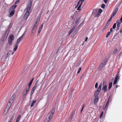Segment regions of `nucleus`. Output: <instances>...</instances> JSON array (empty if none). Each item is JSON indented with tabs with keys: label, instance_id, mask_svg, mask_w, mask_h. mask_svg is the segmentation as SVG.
Here are the masks:
<instances>
[{
	"label": "nucleus",
	"instance_id": "nucleus-1",
	"mask_svg": "<svg viewBox=\"0 0 122 122\" xmlns=\"http://www.w3.org/2000/svg\"><path fill=\"white\" fill-rule=\"evenodd\" d=\"M54 112V110L52 109L48 113L46 118V120L47 122H49L51 119Z\"/></svg>",
	"mask_w": 122,
	"mask_h": 122
},
{
	"label": "nucleus",
	"instance_id": "nucleus-2",
	"mask_svg": "<svg viewBox=\"0 0 122 122\" xmlns=\"http://www.w3.org/2000/svg\"><path fill=\"white\" fill-rule=\"evenodd\" d=\"M102 83H101L99 86V87L97 90L95 92H94V96L95 97H98L97 96L99 94L100 92L101 89L102 87Z\"/></svg>",
	"mask_w": 122,
	"mask_h": 122
},
{
	"label": "nucleus",
	"instance_id": "nucleus-3",
	"mask_svg": "<svg viewBox=\"0 0 122 122\" xmlns=\"http://www.w3.org/2000/svg\"><path fill=\"white\" fill-rule=\"evenodd\" d=\"M14 39V36L13 35H10L9 36L8 40L9 44L11 45L12 43V41Z\"/></svg>",
	"mask_w": 122,
	"mask_h": 122
},
{
	"label": "nucleus",
	"instance_id": "nucleus-4",
	"mask_svg": "<svg viewBox=\"0 0 122 122\" xmlns=\"http://www.w3.org/2000/svg\"><path fill=\"white\" fill-rule=\"evenodd\" d=\"M10 105L9 104H7L5 108L4 112L3 113V115L5 116L8 112L9 110V109L11 107Z\"/></svg>",
	"mask_w": 122,
	"mask_h": 122
},
{
	"label": "nucleus",
	"instance_id": "nucleus-5",
	"mask_svg": "<svg viewBox=\"0 0 122 122\" xmlns=\"http://www.w3.org/2000/svg\"><path fill=\"white\" fill-rule=\"evenodd\" d=\"M15 97V93H14L10 99L9 101L8 102L7 104H9L10 105V106H11Z\"/></svg>",
	"mask_w": 122,
	"mask_h": 122
},
{
	"label": "nucleus",
	"instance_id": "nucleus-6",
	"mask_svg": "<svg viewBox=\"0 0 122 122\" xmlns=\"http://www.w3.org/2000/svg\"><path fill=\"white\" fill-rule=\"evenodd\" d=\"M32 4V2L31 1H30L29 3L27 5L26 7L25 8L27 12H30V10L31 9Z\"/></svg>",
	"mask_w": 122,
	"mask_h": 122
},
{
	"label": "nucleus",
	"instance_id": "nucleus-7",
	"mask_svg": "<svg viewBox=\"0 0 122 122\" xmlns=\"http://www.w3.org/2000/svg\"><path fill=\"white\" fill-rule=\"evenodd\" d=\"M119 71H118L116 75L115 78L114 80V82L113 83L114 85L116 84L118 79H119L120 77H119Z\"/></svg>",
	"mask_w": 122,
	"mask_h": 122
},
{
	"label": "nucleus",
	"instance_id": "nucleus-8",
	"mask_svg": "<svg viewBox=\"0 0 122 122\" xmlns=\"http://www.w3.org/2000/svg\"><path fill=\"white\" fill-rule=\"evenodd\" d=\"M107 61H105L104 62H103L102 63H101L100 64L99 67L98 68V70H101L104 67V65L106 64Z\"/></svg>",
	"mask_w": 122,
	"mask_h": 122
},
{
	"label": "nucleus",
	"instance_id": "nucleus-9",
	"mask_svg": "<svg viewBox=\"0 0 122 122\" xmlns=\"http://www.w3.org/2000/svg\"><path fill=\"white\" fill-rule=\"evenodd\" d=\"M29 89L28 88H26L25 90H24L23 91V93H22V96H23L24 97H25V96L26 95V94H27V93L29 91Z\"/></svg>",
	"mask_w": 122,
	"mask_h": 122
},
{
	"label": "nucleus",
	"instance_id": "nucleus-10",
	"mask_svg": "<svg viewBox=\"0 0 122 122\" xmlns=\"http://www.w3.org/2000/svg\"><path fill=\"white\" fill-rule=\"evenodd\" d=\"M24 35V34H23L20 37L17 39L16 43L18 44L23 39V37Z\"/></svg>",
	"mask_w": 122,
	"mask_h": 122
},
{
	"label": "nucleus",
	"instance_id": "nucleus-11",
	"mask_svg": "<svg viewBox=\"0 0 122 122\" xmlns=\"http://www.w3.org/2000/svg\"><path fill=\"white\" fill-rule=\"evenodd\" d=\"M37 29V26L34 25L32 28L31 32L32 33L31 35H33L34 33L36 31V30Z\"/></svg>",
	"mask_w": 122,
	"mask_h": 122
},
{
	"label": "nucleus",
	"instance_id": "nucleus-12",
	"mask_svg": "<svg viewBox=\"0 0 122 122\" xmlns=\"http://www.w3.org/2000/svg\"><path fill=\"white\" fill-rule=\"evenodd\" d=\"M14 113H12L10 116L9 122H11L12 121L13 119L14 116Z\"/></svg>",
	"mask_w": 122,
	"mask_h": 122
},
{
	"label": "nucleus",
	"instance_id": "nucleus-13",
	"mask_svg": "<svg viewBox=\"0 0 122 122\" xmlns=\"http://www.w3.org/2000/svg\"><path fill=\"white\" fill-rule=\"evenodd\" d=\"M118 10V8H116L114 11L113 13L112 14V15L111 16L113 17L117 13V12Z\"/></svg>",
	"mask_w": 122,
	"mask_h": 122
},
{
	"label": "nucleus",
	"instance_id": "nucleus-14",
	"mask_svg": "<svg viewBox=\"0 0 122 122\" xmlns=\"http://www.w3.org/2000/svg\"><path fill=\"white\" fill-rule=\"evenodd\" d=\"M30 13V12H26V13L25 14L24 16V18L26 20L27 19L29 16V15Z\"/></svg>",
	"mask_w": 122,
	"mask_h": 122
},
{
	"label": "nucleus",
	"instance_id": "nucleus-15",
	"mask_svg": "<svg viewBox=\"0 0 122 122\" xmlns=\"http://www.w3.org/2000/svg\"><path fill=\"white\" fill-rule=\"evenodd\" d=\"M40 17H41L40 16H39L38 17L34 25H36V26H37L38 25L39 22L40 21Z\"/></svg>",
	"mask_w": 122,
	"mask_h": 122
},
{
	"label": "nucleus",
	"instance_id": "nucleus-16",
	"mask_svg": "<svg viewBox=\"0 0 122 122\" xmlns=\"http://www.w3.org/2000/svg\"><path fill=\"white\" fill-rule=\"evenodd\" d=\"M99 100V97H95L94 99V104L95 105H96L97 103Z\"/></svg>",
	"mask_w": 122,
	"mask_h": 122
},
{
	"label": "nucleus",
	"instance_id": "nucleus-17",
	"mask_svg": "<svg viewBox=\"0 0 122 122\" xmlns=\"http://www.w3.org/2000/svg\"><path fill=\"white\" fill-rule=\"evenodd\" d=\"M11 52V50H9V52L7 53V54L5 55V59L7 58L9 56L10 54V53Z\"/></svg>",
	"mask_w": 122,
	"mask_h": 122
},
{
	"label": "nucleus",
	"instance_id": "nucleus-18",
	"mask_svg": "<svg viewBox=\"0 0 122 122\" xmlns=\"http://www.w3.org/2000/svg\"><path fill=\"white\" fill-rule=\"evenodd\" d=\"M36 89V88H35V87H33L32 88L31 90V92H30V95L31 96H32V95L34 93L35 90Z\"/></svg>",
	"mask_w": 122,
	"mask_h": 122
},
{
	"label": "nucleus",
	"instance_id": "nucleus-19",
	"mask_svg": "<svg viewBox=\"0 0 122 122\" xmlns=\"http://www.w3.org/2000/svg\"><path fill=\"white\" fill-rule=\"evenodd\" d=\"M33 79H34V78H32V79L30 81L29 83V84L28 85V87H27V88H29V89H30V86L32 83V81L33 80Z\"/></svg>",
	"mask_w": 122,
	"mask_h": 122
},
{
	"label": "nucleus",
	"instance_id": "nucleus-20",
	"mask_svg": "<svg viewBox=\"0 0 122 122\" xmlns=\"http://www.w3.org/2000/svg\"><path fill=\"white\" fill-rule=\"evenodd\" d=\"M102 90L105 92H106L107 90V86L106 85H105L104 87H103Z\"/></svg>",
	"mask_w": 122,
	"mask_h": 122
},
{
	"label": "nucleus",
	"instance_id": "nucleus-21",
	"mask_svg": "<svg viewBox=\"0 0 122 122\" xmlns=\"http://www.w3.org/2000/svg\"><path fill=\"white\" fill-rule=\"evenodd\" d=\"M75 113V111H73L71 113V115L70 117V118L71 119H72L74 116Z\"/></svg>",
	"mask_w": 122,
	"mask_h": 122
},
{
	"label": "nucleus",
	"instance_id": "nucleus-22",
	"mask_svg": "<svg viewBox=\"0 0 122 122\" xmlns=\"http://www.w3.org/2000/svg\"><path fill=\"white\" fill-rule=\"evenodd\" d=\"M16 5H13L10 8V10H14V9L16 7Z\"/></svg>",
	"mask_w": 122,
	"mask_h": 122
},
{
	"label": "nucleus",
	"instance_id": "nucleus-23",
	"mask_svg": "<svg viewBox=\"0 0 122 122\" xmlns=\"http://www.w3.org/2000/svg\"><path fill=\"white\" fill-rule=\"evenodd\" d=\"M18 44L16 43L14 49V50L15 51L16 50L18 47Z\"/></svg>",
	"mask_w": 122,
	"mask_h": 122
},
{
	"label": "nucleus",
	"instance_id": "nucleus-24",
	"mask_svg": "<svg viewBox=\"0 0 122 122\" xmlns=\"http://www.w3.org/2000/svg\"><path fill=\"white\" fill-rule=\"evenodd\" d=\"M112 82H111L109 83V87H108V90H109L111 88L112 86Z\"/></svg>",
	"mask_w": 122,
	"mask_h": 122
},
{
	"label": "nucleus",
	"instance_id": "nucleus-25",
	"mask_svg": "<svg viewBox=\"0 0 122 122\" xmlns=\"http://www.w3.org/2000/svg\"><path fill=\"white\" fill-rule=\"evenodd\" d=\"M21 117V115H19L18 117L15 122H18L19 121Z\"/></svg>",
	"mask_w": 122,
	"mask_h": 122
},
{
	"label": "nucleus",
	"instance_id": "nucleus-26",
	"mask_svg": "<svg viewBox=\"0 0 122 122\" xmlns=\"http://www.w3.org/2000/svg\"><path fill=\"white\" fill-rule=\"evenodd\" d=\"M11 11L10 12V15L12 16L14 14L15 12V10H13Z\"/></svg>",
	"mask_w": 122,
	"mask_h": 122
},
{
	"label": "nucleus",
	"instance_id": "nucleus-27",
	"mask_svg": "<svg viewBox=\"0 0 122 122\" xmlns=\"http://www.w3.org/2000/svg\"><path fill=\"white\" fill-rule=\"evenodd\" d=\"M36 100H35L34 101H33L32 102L31 105V107H32L34 105V103L36 102Z\"/></svg>",
	"mask_w": 122,
	"mask_h": 122
},
{
	"label": "nucleus",
	"instance_id": "nucleus-28",
	"mask_svg": "<svg viewBox=\"0 0 122 122\" xmlns=\"http://www.w3.org/2000/svg\"><path fill=\"white\" fill-rule=\"evenodd\" d=\"M80 21L79 19H77L76 20V25H77L79 24L80 23Z\"/></svg>",
	"mask_w": 122,
	"mask_h": 122
},
{
	"label": "nucleus",
	"instance_id": "nucleus-29",
	"mask_svg": "<svg viewBox=\"0 0 122 122\" xmlns=\"http://www.w3.org/2000/svg\"><path fill=\"white\" fill-rule=\"evenodd\" d=\"M39 85H38V81H37L35 83L34 86L33 87L36 88L37 86H39Z\"/></svg>",
	"mask_w": 122,
	"mask_h": 122
},
{
	"label": "nucleus",
	"instance_id": "nucleus-30",
	"mask_svg": "<svg viewBox=\"0 0 122 122\" xmlns=\"http://www.w3.org/2000/svg\"><path fill=\"white\" fill-rule=\"evenodd\" d=\"M118 51V50L117 49H115L113 52V55H115L116 54Z\"/></svg>",
	"mask_w": 122,
	"mask_h": 122
},
{
	"label": "nucleus",
	"instance_id": "nucleus-31",
	"mask_svg": "<svg viewBox=\"0 0 122 122\" xmlns=\"http://www.w3.org/2000/svg\"><path fill=\"white\" fill-rule=\"evenodd\" d=\"M8 32L7 31H6L4 34V37H5L6 38L7 37L8 34Z\"/></svg>",
	"mask_w": 122,
	"mask_h": 122
},
{
	"label": "nucleus",
	"instance_id": "nucleus-32",
	"mask_svg": "<svg viewBox=\"0 0 122 122\" xmlns=\"http://www.w3.org/2000/svg\"><path fill=\"white\" fill-rule=\"evenodd\" d=\"M77 33V32H76V31H75L73 33V36H71V38H73Z\"/></svg>",
	"mask_w": 122,
	"mask_h": 122
},
{
	"label": "nucleus",
	"instance_id": "nucleus-33",
	"mask_svg": "<svg viewBox=\"0 0 122 122\" xmlns=\"http://www.w3.org/2000/svg\"><path fill=\"white\" fill-rule=\"evenodd\" d=\"M76 26L74 27L71 30L72 32L76 29Z\"/></svg>",
	"mask_w": 122,
	"mask_h": 122
},
{
	"label": "nucleus",
	"instance_id": "nucleus-34",
	"mask_svg": "<svg viewBox=\"0 0 122 122\" xmlns=\"http://www.w3.org/2000/svg\"><path fill=\"white\" fill-rule=\"evenodd\" d=\"M117 24H121L122 23V22L120 20H118L117 21Z\"/></svg>",
	"mask_w": 122,
	"mask_h": 122
},
{
	"label": "nucleus",
	"instance_id": "nucleus-35",
	"mask_svg": "<svg viewBox=\"0 0 122 122\" xmlns=\"http://www.w3.org/2000/svg\"><path fill=\"white\" fill-rule=\"evenodd\" d=\"M108 104H107V103H106V105L105 107H103V109L104 110H105L106 108H107L108 106Z\"/></svg>",
	"mask_w": 122,
	"mask_h": 122
},
{
	"label": "nucleus",
	"instance_id": "nucleus-36",
	"mask_svg": "<svg viewBox=\"0 0 122 122\" xmlns=\"http://www.w3.org/2000/svg\"><path fill=\"white\" fill-rule=\"evenodd\" d=\"M110 32H108L106 34V37L107 38L110 35Z\"/></svg>",
	"mask_w": 122,
	"mask_h": 122
},
{
	"label": "nucleus",
	"instance_id": "nucleus-37",
	"mask_svg": "<svg viewBox=\"0 0 122 122\" xmlns=\"http://www.w3.org/2000/svg\"><path fill=\"white\" fill-rule=\"evenodd\" d=\"M116 23L114 24L112 27L113 29H114L115 28L116 26Z\"/></svg>",
	"mask_w": 122,
	"mask_h": 122
},
{
	"label": "nucleus",
	"instance_id": "nucleus-38",
	"mask_svg": "<svg viewBox=\"0 0 122 122\" xmlns=\"http://www.w3.org/2000/svg\"><path fill=\"white\" fill-rule=\"evenodd\" d=\"M81 69V67H80L79 68L77 72V74H79L80 72Z\"/></svg>",
	"mask_w": 122,
	"mask_h": 122
},
{
	"label": "nucleus",
	"instance_id": "nucleus-39",
	"mask_svg": "<svg viewBox=\"0 0 122 122\" xmlns=\"http://www.w3.org/2000/svg\"><path fill=\"white\" fill-rule=\"evenodd\" d=\"M98 12H99V13H101L102 12V9H99L98 11Z\"/></svg>",
	"mask_w": 122,
	"mask_h": 122
},
{
	"label": "nucleus",
	"instance_id": "nucleus-40",
	"mask_svg": "<svg viewBox=\"0 0 122 122\" xmlns=\"http://www.w3.org/2000/svg\"><path fill=\"white\" fill-rule=\"evenodd\" d=\"M101 13H99V12H97V14L96 15V16L97 17H99V15H100Z\"/></svg>",
	"mask_w": 122,
	"mask_h": 122
},
{
	"label": "nucleus",
	"instance_id": "nucleus-41",
	"mask_svg": "<svg viewBox=\"0 0 122 122\" xmlns=\"http://www.w3.org/2000/svg\"><path fill=\"white\" fill-rule=\"evenodd\" d=\"M98 85V83L97 82L95 85V87L96 88H97V86Z\"/></svg>",
	"mask_w": 122,
	"mask_h": 122
},
{
	"label": "nucleus",
	"instance_id": "nucleus-42",
	"mask_svg": "<svg viewBox=\"0 0 122 122\" xmlns=\"http://www.w3.org/2000/svg\"><path fill=\"white\" fill-rule=\"evenodd\" d=\"M42 30V29L41 28H39V29L38 31V33H39L41 32Z\"/></svg>",
	"mask_w": 122,
	"mask_h": 122
},
{
	"label": "nucleus",
	"instance_id": "nucleus-43",
	"mask_svg": "<svg viewBox=\"0 0 122 122\" xmlns=\"http://www.w3.org/2000/svg\"><path fill=\"white\" fill-rule=\"evenodd\" d=\"M103 112H102L101 114V115H100V118H101V117L103 116Z\"/></svg>",
	"mask_w": 122,
	"mask_h": 122
},
{
	"label": "nucleus",
	"instance_id": "nucleus-44",
	"mask_svg": "<svg viewBox=\"0 0 122 122\" xmlns=\"http://www.w3.org/2000/svg\"><path fill=\"white\" fill-rule=\"evenodd\" d=\"M105 5L104 4H102L101 6V7L102 8H105Z\"/></svg>",
	"mask_w": 122,
	"mask_h": 122
},
{
	"label": "nucleus",
	"instance_id": "nucleus-45",
	"mask_svg": "<svg viewBox=\"0 0 122 122\" xmlns=\"http://www.w3.org/2000/svg\"><path fill=\"white\" fill-rule=\"evenodd\" d=\"M20 1V0H17L16 1L15 3V4H17L18 3L19 1Z\"/></svg>",
	"mask_w": 122,
	"mask_h": 122
},
{
	"label": "nucleus",
	"instance_id": "nucleus-46",
	"mask_svg": "<svg viewBox=\"0 0 122 122\" xmlns=\"http://www.w3.org/2000/svg\"><path fill=\"white\" fill-rule=\"evenodd\" d=\"M79 29L77 27V29L75 30V31H76V32H77L78 31H79Z\"/></svg>",
	"mask_w": 122,
	"mask_h": 122
},
{
	"label": "nucleus",
	"instance_id": "nucleus-47",
	"mask_svg": "<svg viewBox=\"0 0 122 122\" xmlns=\"http://www.w3.org/2000/svg\"><path fill=\"white\" fill-rule=\"evenodd\" d=\"M108 25H107V24H106V25L104 27V29H106L107 27L108 26Z\"/></svg>",
	"mask_w": 122,
	"mask_h": 122
},
{
	"label": "nucleus",
	"instance_id": "nucleus-48",
	"mask_svg": "<svg viewBox=\"0 0 122 122\" xmlns=\"http://www.w3.org/2000/svg\"><path fill=\"white\" fill-rule=\"evenodd\" d=\"M43 26V24H41L39 28H41L42 29V28Z\"/></svg>",
	"mask_w": 122,
	"mask_h": 122
},
{
	"label": "nucleus",
	"instance_id": "nucleus-49",
	"mask_svg": "<svg viewBox=\"0 0 122 122\" xmlns=\"http://www.w3.org/2000/svg\"><path fill=\"white\" fill-rule=\"evenodd\" d=\"M72 32L70 30L68 34V35H70L71 33Z\"/></svg>",
	"mask_w": 122,
	"mask_h": 122
},
{
	"label": "nucleus",
	"instance_id": "nucleus-50",
	"mask_svg": "<svg viewBox=\"0 0 122 122\" xmlns=\"http://www.w3.org/2000/svg\"><path fill=\"white\" fill-rule=\"evenodd\" d=\"M113 18V17H112V16H111L110 18V19H109L108 21L110 22V21L111 20L112 18Z\"/></svg>",
	"mask_w": 122,
	"mask_h": 122
},
{
	"label": "nucleus",
	"instance_id": "nucleus-51",
	"mask_svg": "<svg viewBox=\"0 0 122 122\" xmlns=\"http://www.w3.org/2000/svg\"><path fill=\"white\" fill-rule=\"evenodd\" d=\"M84 20L81 23L80 25H81V26L82 25L84 24Z\"/></svg>",
	"mask_w": 122,
	"mask_h": 122
},
{
	"label": "nucleus",
	"instance_id": "nucleus-52",
	"mask_svg": "<svg viewBox=\"0 0 122 122\" xmlns=\"http://www.w3.org/2000/svg\"><path fill=\"white\" fill-rule=\"evenodd\" d=\"M81 1H80V0H79L78 1V3L77 4V5H79V4H80V2H81Z\"/></svg>",
	"mask_w": 122,
	"mask_h": 122
},
{
	"label": "nucleus",
	"instance_id": "nucleus-53",
	"mask_svg": "<svg viewBox=\"0 0 122 122\" xmlns=\"http://www.w3.org/2000/svg\"><path fill=\"white\" fill-rule=\"evenodd\" d=\"M120 24H117V27H120Z\"/></svg>",
	"mask_w": 122,
	"mask_h": 122
},
{
	"label": "nucleus",
	"instance_id": "nucleus-54",
	"mask_svg": "<svg viewBox=\"0 0 122 122\" xmlns=\"http://www.w3.org/2000/svg\"><path fill=\"white\" fill-rule=\"evenodd\" d=\"M81 8H80L79 7H78V8L77 9V10H81Z\"/></svg>",
	"mask_w": 122,
	"mask_h": 122
},
{
	"label": "nucleus",
	"instance_id": "nucleus-55",
	"mask_svg": "<svg viewBox=\"0 0 122 122\" xmlns=\"http://www.w3.org/2000/svg\"><path fill=\"white\" fill-rule=\"evenodd\" d=\"M107 1V0H104V1L105 3H106Z\"/></svg>",
	"mask_w": 122,
	"mask_h": 122
},
{
	"label": "nucleus",
	"instance_id": "nucleus-56",
	"mask_svg": "<svg viewBox=\"0 0 122 122\" xmlns=\"http://www.w3.org/2000/svg\"><path fill=\"white\" fill-rule=\"evenodd\" d=\"M81 25H79L78 26V28L80 29V28H81Z\"/></svg>",
	"mask_w": 122,
	"mask_h": 122
},
{
	"label": "nucleus",
	"instance_id": "nucleus-57",
	"mask_svg": "<svg viewBox=\"0 0 122 122\" xmlns=\"http://www.w3.org/2000/svg\"><path fill=\"white\" fill-rule=\"evenodd\" d=\"M120 20L122 22V16L121 17Z\"/></svg>",
	"mask_w": 122,
	"mask_h": 122
},
{
	"label": "nucleus",
	"instance_id": "nucleus-58",
	"mask_svg": "<svg viewBox=\"0 0 122 122\" xmlns=\"http://www.w3.org/2000/svg\"><path fill=\"white\" fill-rule=\"evenodd\" d=\"M110 22L108 21L107 23L106 24H107V25H108V24L110 23Z\"/></svg>",
	"mask_w": 122,
	"mask_h": 122
},
{
	"label": "nucleus",
	"instance_id": "nucleus-59",
	"mask_svg": "<svg viewBox=\"0 0 122 122\" xmlns=\"http://www.w3.org/2000/svg\"><path fill=\"white\" fill-rule=\"evenodd\" d=\"M110 100V97H109V98L107 100V101H108L109 102Z\"/></svg>",
	"mask_w": 122,
	"mask_h": 122
},
{
	"label": "nucleus",
	"instance_id": "nucleus-60",
	"mask_svg": "<svg viewBox=\"0 0 122 122\" xmlns=\"http://www.w3.org/2000/svg\"><path fill=\"white\" fill-rule=\"evenodd\" d=\"M88 39V37H86L85 40V41H86Z\"/></svg>",
	"mask_w": 122,
	"mask_h": 122
},
{
	"label": "nucleus",
	"instance_id": "nucleus-61",
	"mask_svg": "<svg viewBox=\"0 0 122 122\" xmlns=\"http://www.w3.org/2000/svg\"><path fill=\"white\" fill-rule=\"evenodd\" d=\"M112 28H111V29H110V31L111 32H112Z\"/></svg>",
	"mask_w": 122,
	"mask_h": 122
},
{
	"label": "nucleus",
	"instance_id": "nucleus-62",
	"mask_svg": "<svg viewBox=\"0 0 122 122\" xmlns=\"http://www.w3.org/2000/svg\"><path fill=\"white\" fill-rule=\"evenodd\" d=\"M81 2L80 5H81V6H82V4L83 3V1H81Z\"/></svg>",
	"mask_w": 122,
	"mask_h": 122
},
{
	"label": "nucleus",
	"instance_id": "nucleus-63",
	"mask_svg": "<svg viewBox=\"0 0 122 122\" xmlns=\"http://www.w3.org/2000/svg\"><path fill=\"white\" fill-rule=\"evenodd\" d=\"M81 5H80L79 6H78V7H79V8H81Z\"/></svg>",
	"mask_w": 122,
	"mask_h": 122
},
{
	"label": "nucleus",
	"instance_id": "nucleus-64",
	"mask_svg": "<svg viewBox=\"0 0 122 122\" xmlns=\"http://www.w3.org/2000/svg\"><path fill=\"white\" fill-rule=\"evenodd\" d=\"M119 27H117V30H119Z\"/></svg>",
	"mask_w": 122,
	"mask_h": 122
}]
</instances>
